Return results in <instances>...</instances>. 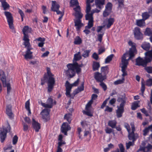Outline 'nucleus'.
Here are the masks:
<instances>
[{
  "label": "nucleus",
  "mask_w": 152,
  "mask_h": 152,
  "mask_svg": "<svg viewBox=\"0 0 152 152\" xmlns=\"http://www.w3.org/2000/svg\"><path fill=\"white\" fill-rule=\"evenodd\" d=\"M117 101L121 103L119 106L117 107V109L116 110L117 117L120 118L122 116L123 113L124 112V107L126 103V100L125 97H118Z\"/></svg>",
  "instance_id": "obj_1"
},
{
  "label": "nucleus",
  "mask_w": 152,
  "mask_h": 152,
  "mask_svg": "<svg viewBox=\"0 0 152 152\" xmlns=\"http://www.w3.org/2000/svg\"><path fill=\"white\" fill-rule=\"evenodd\" d=\"M47 73L48 76L47 82L48 91L50 92L54 88L55 82V79L53 77V75L50 72V68L48 67L47 68Z\"/></svg>",
  "instance_id": "obj_2"
},
{
  "label": "nucleus",
  "mask_w": 152,
  "mask_h": 152,
  "mask_svg": "<svg viewBox=\"0 0 152 152\" xmlns=\"http://www.w3.org/2000/svg\"><path fill=\"white\" fill-rule=\"evenodd\" d=\"M127 54L128 53L127 52L124 53L121 58L122 65L121 71L123 73L122 76L123 77H124L125 76L127 75L126 70L129 64V63L126 60V56Z\"/></svg>",
  "instance_id": "obj_3"
},
{
  "label": "nucleus",
  "mask_w": 152,
  "mask_h": 152,
  "mask_svg": "<svg viewBox=\"0 0 152 152\" xmlns=\"http://www.w3.org/2000/svg\"><path fill=\"white\" fill-rule=\"evenodd\" d=\"M0 80L2 82L3 87H7V94H10L11 89L10 84L9 82H7L6 75L4 71L1 69L0 70Z\"/></svg>",
  "instance_id": "obj_4"
},
{
  "label": "nucleus",
  "mask_w": 152,
  "mask_h": 152,
  "mask_svg": "<svg viewBox=\"0 0 152 152\" xmlns=\"http://www.w3.org/2000/svg\"><path fill=\"white\" fill-rule=\"evenodd\" d=\"M23 45L25 46V48L27 49L25 52V54L24 55V58L26 59H31L33 57V52L31 51L33 49L30 42H24Z\"/></svg>",
  "instance_id": "obj_5"
},
{
  "label": "nucleus",
  "mask_w": 152,
  "mask_h": 152,
  "mask_svg": "<svg viewBox=\"0 0 152 152\" xmlns=\"http://www.w3.org/2000/svg\"><path fill=\"white\" fill-rule=\"evenodd\" d=\"M11 129L10 124L7 122V126L5 128L3 127L2 129L0 130V141L1 143L4 142L7 137V134L9 132Z\"/></svg>",
  "instance_id": "obj_6"
},
{
  "label": "nucleus",
  "mask_w": 152,
  "mask_h": 152,
  "mask_svg": "<svg viewBox=\"0 0 152 152\" xmlns=\"http://www.w3.org/2000/svg\"><path fill=\"white\" fill-rule=\"evenodd\" d=\"M4 13L6 17L10 28L12 30V31L13 32L15 33L16 31L13 26V18L12 14L10 12L7 11H5Z\"/></svg>",
  "instance_id": "obj_7"
},
{
  "label": "nucleus",
  "mask_w": 152,
  "mask_h": 152,
  "mask_svg": "<svg viewBox=\"0 0 152 152\" xmlns=\"http://www.w3.org/2000/svg\"><path fill=\"white\" fill-rule=\"evenodd\" d=\"M31 30V28H29L28 26H25L23 28L22 31L24 35L23 40L24 41V42L27 43V42H30L28 35L27 33L30 32Z\"/></svg>",
  "instance_id": "obj_8"
},
{
  "label": "nucleus",
  "mask_w": 152,
  "mask_h": 152,
  "mask_svg": "<svg viewBox=\"0 0 152 152\" xmlns=\"http://www.w3.org/2000/svg\"><path fill=\"white\" fill-rule=\"evenodd\" d=\"M133 33L134 38L137 40H142L143 39V34L141 31L140 29L138 27L134 28Z\"/></svg>",
  "instance_id": "obj_9"
},
{
  "label": "nucleus",
  "mask_w": 152,
  "mask_h": 152,
  "mask_svg": "<svg viewBox=\"0 0 152 152\" xmlns=\"http://www.w3.org/2000/svg\"><path fill=\"white\" fill-rule=\"evenodd\" d=\"M68 69L65 72L66 75L69 77L71 78L75 76L76 74L75 69L70 66L67 65Z\"/></svg>",
  "instance_id": "obj_10"
},
{
  "label": "nucleus",
  "mask_w": 152,
  "mask_h": 152,
  "mask_svg": "<svg viewBox=\"0 0 152 152\" xmlns=\"http://www.w3.org/2000/svg\"><path fill=\"white\" fill-rule=\"evenodd\" d=\"M113 7L112 4L110 2H108L105 6V9L103 12V16L106 17L111 13Z\"/></svg>",
  "instance_id": "obj_11"
},
{
  "label": "nucleus",
  "mask_w": 152,
  "mask_h": 152,
  "mask_svg": "<svg viewBox=\"0 0 152 152\" xmlns=\"http://www.w3.org/2000/svg\"><path fill=\"white\" fill-rule=\"evenodd\" d=\"M71 129L70 126L67 122H64L61 127V131L65 135H67V132Z\"/></svg>",
  "instance_id": "obj_12"
},
{
  "label": "nucleus",
  "mask_w": 152,
  "mask_h": 152,
  "mask_svg": "<svg viewBox=\"0 0 152 152\" xmlns=\"http://www.w3.org/2000/svg\"><path fill=\"white\" fill-rule=\"evenodd\" d=\"M148 60L146 59L145 58L144 59L140 57H138L136 59V65L138 66H142L143 67L147 66V63H148L147 61Z\"/></svg>",
  "instance_id": "obj_13"
},
{
  "label": "nucleus",
  "mask_w": 152,
  "mask_h": 152,
  "mask_svg": "<svg viewBox=\"0 0 152 152\" xmlns=\"http://www.w3.org/2000/svg\"><path fill=\"white\" fill-rule=\"evenodd\" d=\"M94 77L97 82H102L106 79V76L104 75H102L101 73L99 72H96L94 74Z\"/></svg>",
  "instance_id": "obj_14"
},
{
  "label": "nucleus",
  "mask_w": 152,
  "mask_h": 152,
  "mask_svg": "<svg viewBox=\"0 0 152 152\" xmlns=\"http://www.w3.org/2000/svg\"><path fill=\"white\" fill-rule=\"evenodd\" d=\"M136 52L137 50L135 46H132V47L129 49V58L128 59L126 58V60L127 61L128 63L129 60L132 59L134 57Z\"/></svg>",
  "instance_id": "obj_15"
},
{
  "label": "nucleus",
  "mask_w": 152,
  "mask_h": 152,
  "mask_svg": "<svg viewBox=\"0 0 152 152\" xmlns=\"http://www.w3.org/2000/svg\"><path fill=\"white\" fill-rule=\"evenodd\" d=\"M65 86L66 91L65 93L66 95L69 97H72L70 92L73 86L72 85L70 84L68 81H66V82Z\"/></svg>",
  "instance_id": "obj_16"
},
{
  "label": "nucleus",
  "mask_w": 152,
  "mask_h": 152,
  "mask_svg": "<svg viewBox=\"0 0 152 152\" xmlns=\"http://www.w3.org/2000/svg\"><path fill=\"white\" fill-rule=\"evenodd\" d=\"M50 111L48 109H44L42 111L41 113H42V118L45 121H47L49 119Z\"/></svg>",
  "instance_id": "obj_17"
},
{
  "label": "nucleus",
  "mask_w": 152,
  "mask_h": 152,
  "mask_svg": "<svg viewBox=\"0 0 152 152\" xmlns=\"http://www.w3.org/2000/svg\"><path fill=\"white\" fill-rule=\"evenodd\" d=\"M48 104H46L45 103L41 102V104L43 107L45 108H51L53 106V99L51 98H49L47 101Z\"/></svg>",
  "instance_id": "obj_18"
},
{
  "label": "nucleus",
  "mask_w": 152,
  "mask_h": 152,
  "mask_svg": "<svg viewBox=\"0 0 152 152\" xmlns=\"http://www.w3.org/2000/svg\"><path fill=\"white\" fill-rule=\"evenodd\" d=\"M32 120V127L36 132H38L41 128L40 124L36 121L34 118H33Z\"/></svg>",
  "instance_id": "obj_19"
},
{
  "label": "nucleus",
  "mask_w": 152,
  "mask_h": 152,
  "mask_svg": "<svg viewBox=\"0 0 152 152\" xmlns=\"http://www.w3.org/2000/svg\"><path fill=\"white\" fill-rule=\"evenodd\" d=\"M74 22L76 31H79L82 26H83V24L82 23L81 20L79 19H75Z\"/></svg>",
  "instance_id": "obj_20"
},
{
  "label": "nucleus",
  "mask_w": 152,
  "mask_h": 152,
  "mask_svg": "<svg viewBox=\"0 0 152 152\" xmlns=\"http://www.w3.org/2000/svg\"><path fill=\"white\" fill-rule=\"evenodd\" d=\"M105 1V0H95V2L96 7L100 10L102 9L103 7Z\"/></svg>",
  "instance_id": "obj_21"
},
{
  "label": "nucleus",
  "mask_w": 152,
  "mask_h": 152,
  "mask_svg": "<svg viewBox=\"0 0 152 152\" xmlns=\"http://www.w3.org/2000/svg\"><path fill=\"white\" fill-rule=\"evenodd\" d=\"M76 61H76L75 62H74L73 63H69L67 64L72 67L75 69L76 73L78 74L81 72V69L78 67L79 64Z\"/></svg>",
  "instance_id": "obj_22"
},
{
  "label": "nucleus",
  "mask_w": 152,
  "mask_h": 152,
  "mask_svg": "<svg viewBox=\"0 0 152 152\" xmlns=\"http://www.w3.org/2000/svg\"><path fill=\"white\" fill-rule=\"evenodd\" d=\"M60 7L59 5L57 3L56 1H52V6L51 8V10L55 12L57 10H58Z\"/></svg>",
  "instance_id": "obj_23"
},
{
  "label": "nucleus",
  "mask_w": 152,
  "mask_h": 152,
  "mask_svg": "<svg viewBox=\"0 0 152 152\" xmlns=\"http://www.w3.org/2000/svg\"><path fill=\"white\" fill-rule=\"evenodd\" d=\"M128 133V137L129 140H132V142H134L136 140L138 135L136 134H135L134 132H130Z\"/></svg>",
  "instance_id": "obj_24"
},
{
  "label": "nucleus",
  "mask_w": 152,
  "mask_h": 152,
  "mask_svg": "<svg viewBox=\"0 0 152 152\" xmlns=\"http://www.w3.org/2000/svg\"><path fill=\"white\" fill-rule=\"evenodd\" d=\"M146 59H148L147 61L148 63L152 61V50L146 52L145 53Z\"/></svg>",
  "instance_id": "obj_25"
},
{
  "label": "nucleus",
  "mask_w": 152,
  "mask_h": 152,
  "mask_svg": "<svg viewBox=\"0 0 152 152\" xmlns=\"http://www.w3.org/2000/svg\"><path fill=\"white\" fill-rule=\"evenodd\" d=\"M119 148H117L115 150H113L111 152H125V148L122 143L118 145Z\"/></svg>",
  "instance_id": "obj_26"
},
{
  "label": "nucleus",
  "mask_w": 152,
  "mask_h": 152,
  "mask_svg": "<svg viewBox=\"0 0 152 152\" xmlns=\"http://www.w3.org/2000/svg\"><path fill=\"white\" fill-rule=\"evenodd\" d=\"M72 113H69L65 115L64 117V119L66 120L69 124L71 123L72 118Z\"/></svg>",
  "instance_id": "obj_27"
},
{
  "label": "nucleus",
  "mask_w": 152,
  "mask_h": 152,
  "mask_svg": "<svg viewBox=\"0 0 152 152\" xmlns=\"http://www.w3.org/2000/svg\"><path fill=\"white\" fill-rule=\"evenodd\" d=\"M136 25L140 27H142L145 25V20L142 19L137 20H136Z\"/></svg>",
  "instance_id": "obj_28"
},
{
  "label": "nucleus",
  "mask_w": 152,
  "mask_h": 152,
  "mask_svg": "<svg viewBox=\"0 0 152 152\" xmlns=\"http://www.w3.org/2000/svg\"><path fill=\"white\" fill-rule=\"evenodd\" d=\"M99 63L97 62L94 61L92 64V68L94 71L98 70L100 67Z\"/></svg>",
  "instance_id": "obj_29"
},
{
  "label": "nucleus",
  "mask_w": 152,
  "mask_h": 152,
  "mask_svg": "<svg viewBox=\"0 0 152 152\" xmlns=\"http://www.w3.org/2000/svg\"><path fill=\"white\" fill-rule=\"evenodd\" d=\"M117 122L115 120H110L108 123V125L113 129L115 128Z\"/></svg>",
  "instance_id": "obj_30"
},
{
  "label": "nucleus",
  "mask_w": 152,
  "mask_h": 152,
  "mask_svg": "<svg viewBox=\"0 0 152 152\" xmlns=\"http://www.w3.org/2000/svg\"><path fill=\"white\" fill-rule=\"evenodd\" d=\"M6 113L9 116L10 118H11L13 115V113L11 110V107L8 106L7 107L6 109Z\"/></svg>",
  "instance_id": "obj_31"
},
{
  "label": "nucleus",
  "mask_w": 152,
  "mask_h": 152,
  "mask_svg": "<svg viewBox=\"0 0 152 152\" xmlns=\"http://www.w3.org/2000/svg\"><path fill=\"white\" fill-rule=\"evenodd\" d=\"M141 47L144 50L148 51L150 48V45L149 43L145 42L141 45Z\"/></svg>",
  "instance_id": "obj_32"
},
{
  "label": "nucleus",
  "mask_w": 152,
  "mask_h": 152,
  "mask_svg": "<svg viewBox=\"0 0 152 152\" xmlns=\"http://www.w3.org/2000/svg\"><path fill=\"white\" fill-rule=\"evenodd\" d=\"M80 52H79L77 53L74 54L73 61H77L81 59L82 57L80 55Z\"/></svg>",
  "instance_id": "obj_33"
},
{
  "label": "nucleus",
  "mask_w": 152,
  "mask_h": 152,
  "mask_svg": "<svg viewBox=\"0 0 152 152\" xmlns=\"http://www.w3.org/2000/svg\"><path fill=\"white\" fill-rule=\"evenodd\" d=\"M85 110L86 111H83V113L84 114L91 117L93 116V114L91 113L90 108H88L87 110L85 108Z\"/></svg>",
  "instance_id": "obj_34"
},
{
  "label": "nucleus",
  "mask_w": 152,
  "mask_h": 152,
  "mask_svg": "<svg viewBox=\"0 0 152 152\" xmlns=\"http://www.w3.org/2000/svg\"><path fill=\"white\" fill-rule=\"evenodd\" d=\"M114 22V19L113 18H110L108 20V23L107 25V28H109L113 24Z\"/></svg>",
  "instance_id": "obj_35"
},
{
  "label": "nucleus",
  "mask_w": 152,
  "mask_h": 152,
  "mask_svg": "<svg viewBox=\"0 0 152 152\" xmlns=\"http://www.w3.org/2000/svg\"><path fill=\"white\" fill-rule=\"evenodd\" d=\"M93 14V12H91L90 13H86L85 15L86 20H94Z\"/></svg>",
  "instance_id": "obj_36"
},
{
  "label": "nucleus",
  "mask_w": 152,
  "mask_h": 152,
  "mask_svg": "<svg viewBox=\"0 0 152 152\" xmlns=\"http://www.w3.org/2000/svg\"><path fill=\"white\" fill-rule=\"evenodd\" d=\"M144 34L146 36H151L152 35V29L149 28H147L144 32Z\"/></svg>",
  "instance_id": "obj_37"
},
{
  "label": "nucleus",
  "mask_w": 152,
  "mask_h": 152,
  "mask_svg": "<svg viewBox=\"0 0 152 152\" xmlns=\"http://www.w3.org/2000/svg\"><path fill=\"white\" fill-rule=\"evenodd\" d=\"M142 19L145 21L148 19L150 17V15L148 12H143L142 14Z\"/></svg>",
  "instance_id": "obj_38"
},
{
  "label": "nucleus",
  "mask_w": 152,
  "mask_h": 152,
  "mask_svg": "<svg viewBox=\"0 0 152 152\" xmlns=\"http://www.w3.org/2000/svg\"><path fill=\"white\" fill-rule=\"evenodd\" d=\"M82 42V40L79 36H77L75 39L74 43L75 45H79Z\"/></svg>",
  "instance_id": "obj_39"
},
{
  "label": "nucleus",
  "mask_w": 152,
  "mask_h": 152,
  "mask_svg": "<svg viewBox=\"0 0 152 152\" xmlns=\"http://www.w3.org/2000/svg\"><path fill=\"white\" fill-rule=\"evenodd\" d=\"M48 76L47 75H44L43 78L41 79V85L42 86L43 85L47 82L48 80Z\"/></svg>",
  "instance_id": "obj_40"
},
{
  "label": "nucleus",
  "mask_w": 152,
  "mask_h": 152,
  "mask_svg": "<svg viewBox=\"0 0 152 152\" xmlns=\"http://www.w3.org/2000/svg\"><path fill=\"white\" fill-rule=\"evenodd\" d=\"M91 52V50H86L84 51L82 54V56L84 58L88 57L89 56V54Z\"/></svg>",
  "instance_id": "obj_41"
},
{
  "label": "nucleus",
  "mask_w": 152,
  "mask_h": 152,
  "mask_svg": "<svg viewBox=\"0 0 152 152\" xmlns=\"http://www.w3.org/2000/svg\"><path fill=\"white\" fill-rule=\"evenodd\" d=\"M25 107L26 110L28 111V113L31 114V113L30 108V102L29 100L26 102Z\"/></svg>",
  "instance_id": "obj_42"
},
{
  "label": "nucleus",
  "mask_w": 152,
  "mask_h": 152,
  "mask_svg": "<svg viewBox=\"0 0 152 152\" xmlns=\"http://www.w3.org/2000/svg\"><path fill=\"white\" fill-rule=\"evenodd\" d=\"M2 7L3 8V10H6L9 8L10 6L9 4L6 1L1 3Z\"/></svg>",
  "instance_id": "obj_43"
},
{
  "label": "nucleus",
  "mask_w": 152,
  "mask_h": 152,
  "mask_svg": "<svg viewBox=\"0 0 152 152\" xmlns=\"http://www.w3.org/2000/svg\"><path fill=\"white\" fill-rule=\"evenodd\" d=\"M94 20H88V26L85 27V29H90L93 26Z\"/></svg>",
  "instance_id": "obj_44"
},
{
  "label": "nucleus",
  "mask_w": 152,
  "mask_h": 152,
  "mask_svg": "<svg viewBox=\"0 0 152 152\" xmlns=\"http://www.w3.org/2000/svg\"><path fill=\"white\" fill-rule=\"evenodd\" d=\"M113 56V54H111L108 56L105 59V63L107 64L109 63L112 60Z\"/></svg>",
  "instance_id": "obj_45"
},
{
  "label": "nucleus",
  "mask_w": 152,
  "mask_h": 152,
  "mask_svg": "<svg viewBox=\"0 0 152 152\" xmlns=\"http://www.w3.org/2000/svg\"><path fill=\"white\" fill-rule=\"evenodd\" d=\"M138 107V102H135L132 104L131 109L132 110H135Z\"/></svg>",
  "instance_id": "obj_46"
},
{
  "label": "nucleus",
  "mask_w": 152,
  "mask_h": 152,
  "mask_svg": "<svg viewBox=\"0 0 152 152\" xmlns=\"http://www.w3.org/2000/svg\"><path fill=\"white\" fill-rule=\"evenodd\" d=\"M75 16L77 18V19L81 20V19L83 17V15L80 12H79L75 13Z\"/></svg>",
  "instance_id": "obj_47"
},
{
  "label": "nucleus",
  "mask_w": 152,
  "mask_h": 152,
  "mask_svg": "<svg viewBox=\"0 0 152 152\" xmlns=\"http://www.w3.org/2000/svg\"><path fill=\"white\" fill-rule=\"evenodd\" d=\"M70 3L73 6H77L78 4L77 0H70Z\"/></svg>",
  "instance_id": "obj_48"
},
{
  "label": "nucleus",
  "mask_w": 152,
  "mask_h": 152,
  "mask_svg": "<svg viewBox=\"0 0 152 152\" xmlns=\"http://www.w3.org/2000/svg\"><path fill=\"white\" fill-rule=\"evenodd\" d=\"M124 77H123L122 80H118L114 82V84L115 85L121 84L124 83Z\"/></svg>",
  "instance_id": "obj_49"
},
{
  "label": "nucleus",
  "mask_w": 152,
  "mask_h": 152,
  "mask_svg": "<svg viewBox=\"0 0 152 152\" xmlns=\"http://www.w3.org/2000/svg\"><path fill=\"white\" fill-rule=\"evenodd\" d=\"M18 139V137L16 135H15L12 140V144L13 145H15L17 142Z\"/></svg>",
  "instance_id": "obj_50"
},
{
  "label": "nucleus",
  "mask_w": 152,
  "mask_h": 152,
  "mask_svg": "<svg viewBox=\"0 0 152 152\" xmlns=\"http://www.w3.org/2000/svg\"><path fill=\"white\" fill-rule=\"evenodd\" d=\"M145 67V69L149 73H152V67L146 66Z\"/></svg>",
  "instance_id": "obj_51"
},
{
  "label": "nucleus",
  "mask_w": 152,
  "mask_h": 152,
  "mask_svg": "<svg viewBox=\"0 0 152 152\" xmlns=\"http://www.w3.org/2000/svg\"><path fill=\"white\" fill-rule=\"evenodd\" d=\"M134 144V142L131 141H129L128 143H126V149H129L131 146H133Z\"/></svg>",
  "instance_id": "obj_52"
},
{
  "label": "nucleus",
  "mask_w": 152,
  "mask_h": 152,
  "mask_svg": "<svg viewBox=\"0 0 152 152\" xmlns=\"http://www.w3.org/2000/svg\"><path fill=\"white\" fill-rule=\"evenodd\" d=\"M146 85L147 86H152V79L150 78L146 82Z\"/></svg>",
  "instance_id": "obj_53"
},
{
  "label": "nucleus",
  "mask_w": 152,
  "mask_h": 152,
  "mask_svg": "<svg viewBox=\"0 0 152 152\" xmlns=\"http://www.w3.org/2000/svg\"><path fill=\"white\" fill-rule=\"evenodd\" d=\"M108 67L107 66L102 67L101 68V71L102 72L106 73L108 72Z\"/></svg>",
  "instance_id": "obj_54"
},
{
  "label": "nucleus",
  "mask_w": 152,
  "mask_h": 152,
  "mask_svg": "<svg viewBox=\"0 0 152 152\" xmlns=\"http://www.w3.org/2000/svg\"><path fill=\"white\" fill-rule=\"evenodd\" d=\"M110 99V98L109 97L107 99H106L103 102L102 105L101 106V109H103L104 107L106 106V105L107 103V102L109 99Z\"/></svg>",
  "instance_id": "obj_55"
},
{
  "label": "nucleus",
  "mask_w": 152,
  "mask_h": 152,
  "mask_svg": "<svg viewBox=\"0 0 152 152\" xmlns=\"http://www.w3.org/2000/svg\"><path fill=\"white\" fill-rule=\"evenodd\" d=\"M99 85L103 88L104 91H105L107 90V86L103 82H100Z\"/></svg>",
  "instance_id": "obj_56"
},
{
  "label": "nucleus",
  "mask_w": 152,
  "mask_h": 152,
  "mask_svg": "<svg viewBox=\"0 0 152 152\" xmlns=\"http://www.w3.org/2000/svg\"><path fill=\"white\" fill-rule=\"evenodd\" d=\"M93 102V101L91 100L86 104V109L87 110L88 108H90V107L91 106V104Z\"/></svg>",
  "instance_id": "obj_57"
},
{
  "label": "nucleus",
  "mask_w": 152,
  "mask_h": 152,
  "mask_svg": "<svg viewBox=\"0 0 152 152\" xmlns=\"http://www.w3.org/2000/svg\"><path fill=\"white\" fill-rule=\"evenodd\" d=\"M104 33H103L102 34H99L98 35V40L100 42L102 41L103 37L104 35Z\"/></svg>",
  "instance_id": "obj_58"
},
{
  "label": "nucleus",
  "mask_w": 152,
  "mask_h": 152,
  "mask_svg": "<svg viewBox=\"0 0 152 152\" xmlns=\"http://www.w3.org/2000/svg\"><path fill=\"white\" fill-rule=\"evenodd\" d=\"M149 132V130L148 127H146L143 131V135L144 136H146Z\"/></svg>",
  "instance_id": "obj_59"
},
{
  "label": "nucleus",
  "mask_w": 152,
  "mask_h": 152,
  "mask_svg": "<svg viewBox=\"0 0 152 152\" xmlns=\"http://www.w3.org/2000/svg\"><path fill=\"white\" fill-rule=\"evenodd\" d=\"M141 112L145 114L146 116H148L149 115L148 114V111L145 109V108H143L141 109Z\"/></svg>",
  "instance_id": "obj_60"
},
{
  "label": "nucleus",
  "mask_w": 152,
  "mask_h": 152,
  "mask_svg": "<svg viewBox=\"0 0 152 152\" xmlns=\"http://www.w3.org/2000/svg\"><path fill=\"white\" fill-rule=\"evenodd\" d=\"M82 132V129L80 127H78L77 128V133L78 135V137L79 138H81L82 135L81 134V132Z\"/></svg>",
  "instance_id": "obj_61"
},
{
  "label": "nucleus",
  "mask_w": 152,
  "mask_h": 152,
  "mask_svg": "<svg viewBox=\"0 0 152 152\" xmlns=\"http://www.w3.org/2000/svg\"><path fill=\"white\" fill-rule=\"evenodd\" d=\"M113 109L112 107H110L108 106H106L105 109L104 110L105 112H112Z\"/></svg>",
  "instance_id": "obj_62"
},
{
  "label": "nucleus",
  "mask_w": 152,
  "mask_h": 152,
  "mask_svg": "<svg viewBox=\"0 0 152 152\" xmlns=\"http://www.w3.org/2000/svg\"><path fill=\"white\" fill-rule=\"evenodd\" d=\"M91 7L90 4H87L86 12V13H89L91 10Z\"/></svg>",
  "instance_id": "obj_63"
},
{
  "label": "nucleus",
  "mask_w": 152,
  "mask_h": 152,
  "mask_svg": "<svg viewBox=\"0 0 152 152\" xmlns=\"http://www.w3.org/2000/svg\"><path fill=\"white\" fill-rule=\"evenodd\" d=\"M145 89V84L144 83L142 82L141 91L142 94L144 93Z\"/></svg>",
  "instance_id": "obj_64"
}]
</instances>
